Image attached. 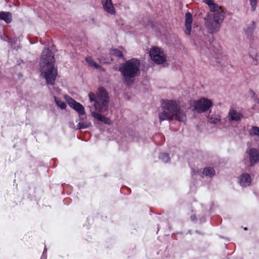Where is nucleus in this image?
<instances>
[{"label": "nucleus", "instance_id": "22", "mask_svg": "<svg viewBox=\"0 0 259 259\" xmlns=\"http://www.w3.org/2000/svg\"><path fill=\"white\" fill-rule=\"evenodd\" d=\"M54 99L57 105L61 109H64L66 108V104L64 101H62L60 99L57 98L55 96H54Z\"/></svg>", "mask_w": 259, "mask_h": 259}, {"label": "nucleus", "instance_id": "11", "mask_svg": "<svg viewBox=\"0 0 259 259\" xmlns=\"http://www.w3.org/2000/svg\"><path fill=\"white\" fill-rule=\"evenodd\" d=\"M104 10L110 14H114L115 11L112 0H101Z\"/></svg>", "mask_w": 259, "mask_h": 259}, {"label": "nucleus", "instance_id": "33", "mask_svg": "<svg viewBox=\"0 0 259 259\" xmlns=\"http://www.w3.org/2000/svg\"><path fill=\"white\" fill-rule=\"evenodd\" d=\"M195 219H196V217H195V216H192V217H191V220H193H193H195Z\"/></svg>", "mask_w": 259, "mask_h": 259}, {"label": "nucleus", "instance_id": "18", "mask_svg": "<svg viewBox=\"0 0 259 259\" xmlns=\"http://www.w3.org/2000/svg\"><path fill=\"white\" fill-rule=\"evenodd\" d=\"M204 2L209 6L210 12L223 9L222 7L219 6L217 4L213 2V0H204Z\"/></svg>", "mask_w": 259, "mask_h": 259}, {"label": "nucleus", "instance_id": "1", "mask_svg": "<svg viewBox=\"0 0 259 259\" xmlns=\"http://www.w3.org/2000/svg\"><path fill=\"white\" fill-rule=\"evenodd\" d=\"M54 55L49 48H45L41 53L40 62V72L46 79L48 84L53 85L58 74L54 67Z\"/></svg>", "mask_w": 259, "mask_h": 259}, {"label": "nucleus", "instance_id": "25", "mask_svg": "<svg viewBox=\"0 0 259 259\" xmlns=\"http://www.w3.org/2000/svg\"><path fill=\"white\" fill-rule=\"evenodd\" d=\"M159 158L164 162H167L169 161L170 158L168 154L162 153L159 154Z\"/></svg>", "mask_w": 259, "mask_h": 259}, {"label": "nucleus", "instance_id": "21", "mask_svg": "<svg viewBox=\"0 0 259 259\" xmlns=\"http://www.w3.org/2000/svg\"><path fill=\"white\" fill-rule=\"evenodd\" d=\"M85 60L90 66L94 67L96 69H100L101 68V66L96 63L91 57H87Z\"/></svg>", "mask_w": 259, "mask_h": 259}, {"label": "nucleus", "instance_id": "7", "mask_svg": "<svg viewBox=\"0 0 259 259\" xmlns=\"http://www.w3.org/2000/svg\"><path fill=\"white\" fill-rule=\"evenodd\" d=\"M151 59L156 64H161L166 61L165 55L163 51L157 47H153L149 52Z\"/></svg>", "mask_w": 259, "mask_h": 259}, {"label": "nucleus", "instance_id": "2", "mask_svg": "<svg viewBox=\"0 0 259 259\" xmlns=\"http://www.w3.org/2000/svg\"><path fill=\"white\" fill-rule=\"evenodd\" d=\"M158 116L160 122L164 120L171 121L174 118L181 122H185L187 119L185 112L174 100H166L162 101Z\"/></svg>", "mask_w": 259, "mask_h": 259}, {"label": "nucleus", "instance_id": "10", "mask_svg": "<svg viewBox=\"0 0 259 259\" xmlns=\"http://www.w3.org/2000/svg\"><path fill=\"white\" fill-rule=\"evenodd\" d=\"M250 165L254 166L259 162V151L255 148H251L247 152Z\"/></svg>", "mask_w": 259, "mask_h": 259}, {"label": "nucleus", "instance_id": "31", "mask_svg": "<svg viewBox=\"0 0 259 259\" xmlns=\"http://www.w3.org/2000/svg\"><path fill=\"white\" fill-rule=\"evenodd\" d=\"M46 251H47V249L46 248H45V249H44V251L43 252L42 255V257H41V259H42V258L44 257V258L46 259L45 253H46Z\"/></svg>", "mask_w": 259, "mask_h": 259}, {"label": "nucleus", "instance_id": "14", "mask_svg": "<svg viewBox=\"0 0 259 259\" xmlns=\"http://www.w3.org/2000/svg\"><path fill=\"white\" fill-rule=\"evenodd\" d=\"M92 115L95 118L97 119L99 121L104 122L106 124L110 125L112 123V121L109 118L105 117L96 112H92Z\"/></svg>", "mask_w": 259, "mask_h": 259}, {"label": "nucleus", "instance_id": "20", "mask_svg": "<svg viewBox=\"0 0 259 259\" xmlns=\"http://www.w3.org/2000/svg\"><path fill=\"white\" fill-rule=\"evenodd\" d=\"M221 120V117L219 115H211L208 117V121L213 124H217Z\"/></svg>", "mask_w": 259, "mask_h": 259}, {"label": "nucleus", "instance_id": "35", "mask_svg": "<svg viewBox=\"0 0 259 259\" xmlns=\"http://www.w3.org/2000/svg\"><path fill=\"white\" fill-rule=\"evenodd\" d=\"M250 55H251V51H250ZM251 57H253V55H251Z\"/></svg>", "mask_w": 259, "mask_h": 259}, {"label": "nucleus", "instance_id": "4", "mask_svg": "<svg viewBox=\"0 0 259 259\" xmlns=\"http://www.w3.org/2000/svg\"><path fill=\"white\" fill-rule=\"evenodd\" d=\"M223 9H219L208 13L204 18V24L207 32L213 34L219 31L225 18Z\"/></svg>", "mask_w": 259, "mask_h": 259}, {"label": "nucleus", "instance_id": "30", "mask_svg": "<svg viewBox=\"0 0 259 259\" xmlns=\"http://www.w3.org/2000/svg\"><path fill=\"white\" fill-rule=\"evenodd\" d=\"M218 59H219V60H220L219 58H218ZM215 65H216L217 66H223L222 61V60L217 61L216 64H215Z\"/></svg>", "mask_w": 259, "mask_h": 259}, {"label": "nucleus", "instance_id": "19", "mask_svg": "<svg viewBox=\"0 0 259 259\" xmlns=\"http://www.w3.org/2000/svg\"><path fill=\"white\" fill-rule=\"evenodd\" d=\"M202 175L206 177L211 178L215 175V171L212 167H206L204 168Z\"/></svg>", "mask_w": 259, "mask_h": 259}, {"label": "nucleus", "instance_id": "32", "mask_svg": "<svg viewBox=\"0 0 259 259\" xmlns=\"http://www.w3.org/2000/svg\"><path fill=\"white\" fill-rule=\"evenodd\" d=\"M199 171H197V172H198ZM196 172L194 170H192V176H194V175H195Z\"/></svg>", "mask_w": 259, "mask_h": 259}, {"label": "nucleus", "instance_id": "27", "mask_svg": "<svg viewBox=\"0 0 259 259\" xmlns=\"http://www.w3.org/2000/svg\"><path fill=\"white\" fill-rule=\"evenodd\" d=\"M258 2L259 0H249L250 5L252 12H254L256 10Z\"/></svg>", "mask_w": 259, "mask_h": 259}, {"label": "nucleus", "instance_id": "16", "mask_svg": "<svg viewBox=\"0 0 259 259\" xmlns=\"http://www.w3.org/2000/svg\"><path fill=\"white\" fill-rule=\"evenodd\" d=\"M242 115L236 110H231L229 114V117L230 120L238 121L242 117Z\"/></svg>", "mask_w": 259, "mask_h": 259}, {"label": "nucleus", "instance_id": "34", "mask_svg": "<svg viewBox=\"0 0 259 259\" xmlns=\"http://www.w3.org/2000/svg\"><path fill=\"white\" fill-rule=\"evenodd\" d=\"M244 229L245 230H247V228L246 227H245V228H244Z\"/></svg>", "mask_w": 259, "mask_h": 259}, {"label": "nucleus", "instance_id": "26", "mask_svg": "<svg viewBox=\"0 0 259 259\" xmlns=\"http://www.w3.org/2000/svg\"><path fill=\"white\" fill-rule=\"evenodd\" d=\"M250 134L251 135L256 136L259 138V127L255 126H252Z\"/></svg>", "mask_w": 259, "mask_h": 259}, {"label": "nucleus", "instance_id": "13", "mask_svg": "<svg viewBox=\"0 0 259 259\" xmlns=\"http://www.w3.org/2000/svg\"><path fill=\"white\" fill-rule=\"evenodd\" d=\"M251 179L250 175L247 173H243L239 177V182L242 187H247L250 185Z\"/></svg>", "mask_w": 259, "mask_h": 259}, {"label": "nucleus", "instance_id": "6", "mask_svg": "<svg viewBox=\"0 0 259 259\" xmlns=\"http://www.w3.org/2000/svg\"><path fill=\"white\" fill-rule=\"evenodd\" d=\"M194 107L195 110L198 113H204L207 111L212 105L210 100L206 98H201L200 100L194 101Z\"/></svg>", "mask_w": 259, "mask_h": 259}, {"label": "nucleus", "instance_id": "28", "mask_svg": "<svg viewBox=\"0 0 259 259\" xmlns=\"http://www.w3.org/2000/svg\"><path fill=\"white\" fill-rule=\"evenodd\" d=\"M89 97L90 101H91V102L95 101L96 102L97 97L96 98V96H95V94H94L93 93H90L89 94Z\"/></svg>", "mask_w": 259, "mask_h": 259}, {"label": "nucleus", "instance_id": "23", "mask_svg": "<svg viewBox=\"0 0 259 259\" xmlns=\"http://www.w3.org/2000/svg\"><path fill=\"white\" fill-rule=\"evenodd\" d=\"M91 125V123L88 121H85L82 122H79L77 125V129H84L89 127Z\"/></svg>", "mask_w": 259, "mask_h": 259}, {"label": "nucleus", "instance_id": "9", "mask_svg": "<svg viewBox=\"0 0 259 259\" xmlns=\"http://www.w3.org/2000/svg\"><path fill=\"white\" fill-rule=\"evenodd\" d=\"M256 28L255 22L251 21L244 29L245 33L249 39L251 46L253 45L254 40V32Z\"/></svg>", "mask_w": 259, "mask_h": 259}, {"label": "nucleus", "instance_id": "15", "mask_svg": "<svg viewBox=\"0 0 259 259\" xmlns=\"http://www.w3.org/2000/svg\"><path fill=\"white\" fill-rule=\"evenodd\" d=\"M206 40H207V36H206V35H204L203 36L202 39L196 40V45L198 47H200L201 49L204 50L205 49H207L209 50V49L208 48V45H209L210 46V42L209 40V42L208 43L205 41Z\"/></svg>", "mask_w": 259, "mask_h": 259}, {"label": "nucleus", "instance_id": "17", "mask_svg": "<svg viewBox=\"0 0 259 259\" xmlns=\"http://www.w3.org/2000/svg\"><path fill=\"white\" fill-rule=\"evenodd\" d=\"M0 20L5 21L7 23H10L12 20V16L10 12H0Z\"/></svg>", "mask_w": 259, "mask_h": 259}, {"label": "nucleus", "instance_id": "8", "mask_svg": "<svg viewBox=\"0 0 259 259\" xmlns=\"http://www.w3.org/2000/svg\"><path fill=\"white\" fill-rule=\"evenodd\" d=\"M67 103L69 106L77 112L81 118V116H84L85 114L84 108L83 106L78 102H77L71 98L68 97L67 99Z\"/></svg>", "mask_w": 259, "mask_h": 259}, {"label": "nucleus", "instance_id": "24", "mask_svg": "<svg viewBox=\"0 0 259 259\" xmlns=\"http://www.w3.org/2000/svg\"><path fill=\"white\" fill-rule=\"evenodd\" d=\"M110 53L112 55H113L119 58H123V57L122 52L116 49L111 50Z\"/></svg>", "mask_w": 259, "mask_h": 259}, {"label": "nucleus", "instance_id": "29", "mask_svg": "<svg viewBox=\"0 0 259 259\" xmlns=\"http://www.w3.org/2000/svg\"><path fill=\"white\" fill-rule=\"evenodd\" d=\"M249 94L251 98H254L255 96V92L253 90H249Z\"/></svg>", "mask_w": 259, "mask_h": 259}, {"label": "nucleus", "instance_id": "3", "mask_svg": "<svg viewBox=\"0 0 259 259\" xmlns=\"http://www.w3.org/2000/svg\"><path fill=\"white\" fill-rule=\"evenodd\" d=\"M140 61L136 58H132L120 64L119 71L122 75L123 82L130 86L133 84L135 78L141 73Z\"/></svg>", "mask_w": 259, "mask_h": 259}, {"label": "nucleus", "instance_id": "12", "mask_svg": "<svg viewBox=\"0 0 259 259\" xmlns=\"http://www.w3.org/2000/svg\"><path fill=\"white\" fill-rule=\"evenodd\" d=\"M192 21V14L190 12H187L185 14V33L187 35H190L191 33Z\"/></svg>", "mask_w": 259, "mask_h": 259}, {"label": "nucleus", "instance_id": "5", "mask_svg": "<svg viewBox=\"0 0 259 259\" xmlns=\"http://www.w3.org/2000/svg\"><path fill=\"white\" fill-rule=\"evenodd\" d=\"M109 97L106 90L103 87L98 89V92L94 104L96 110L99 112H104L108 107Z\"/></svg>", "mask_w": 259, "mask_h": 259}]
</instances>
